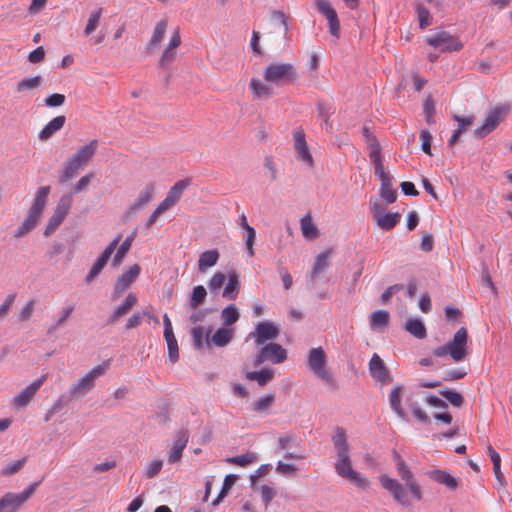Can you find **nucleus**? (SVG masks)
I'll return each instance as SVG.
<instances>
[{"label":"nucleus","mask_w":512,"mask_h":512,"mask_svg":"<svg viewBox=\"0 0 512 512\" xmlns=\"http://www.w3.org/2000/svg\"><path fill=\"white\" fill-rule=\"evenodd\" d=\"M394 459L396 461L397 473L400 479L405 482V485H402L398 480L386 474L380 475L378 480L395 502L401 506L408 507L411 504L408 492L414 500L421 501L423 498L422 488L406 462L397 452H394Z\"/></svg>","instance_id":"obj_1"},{"label":"nucleus","mask_w":512,"mask_h":512,"mask_svg":"<svg viewBox=\"0 0 512 512\" xmlns=\"http://www.w3.org/2000/svg\"><path fill=\"white\" fill-rule=\"evenodd\" d=\"M336 451L337 461L335 462L336 473L351 483L361 488H368L369 480L352 468V461L349 455V445L344 429L337 427L332 437Z\"/></svg>","instance_id":"obj_2"},{"label":"nucleus","mask_w":512,"mask_h":512,"mask_svg":"<svg viewBox=\"0 0 512 512\" xmlns=\"http://www.w3.org/2000/svg\"><path fill=\"white\" fill-rule=\"evenodd\" d=\"M49 193L50 186H42L38 188L33 202L28 210L27 217L15 231V238L23 237L36 227L47 204Z\"/></svg>","instance_id":"obj_3"},{"label":"nucleus","mask_w":512,"mask_h":512,"mask_svg":"<svg viewBox=\"0 0 512 512\" xmlns=\"http://www.w3.org/2000/svg\"><path fill=\"white\" fill-rule=\"evenodd\" d=\"M98 141L91 140L81 146L66 162L63 172L60 176L61 182H66L76 175L78 170L83 169L96 154Z\"/></svg>","instance_id":"obj_4"},{"label":"nucleus","mask_w":512,"mask_h":512,"mask_svg":"<svg viewBox=\"0 0 512 512\" xmlns=\"http://www.w3.org/2000/svg\"><path fill=\"white\" fill-rule=\"evenodd\" d=\"M433 354L436 357H445L446 355H450V357L456 362L464 360L468 355L467 329L464 327L458 329L452 340L446 345L435 348Z\"/></svg>","instance_id":"obj_5"},{"label":"nucleus","mask_w":512,"mask_h":512,"mask_svg":"<svg viewBox=\"0 0 512 512\" xmlns=\"http://www.w3.org/2000/svg\"><path fill=\"white\" fill-rule=\"evenodd\" d=\"M263 78L267 83L281 86L295 81L297 73L291 63L272 62L265 68Z\"/></svg>","instance_id":"obj_6"},{"label":"nucleus","mask_w":512,"mask_h":512,"mask_svg":"<svg viewBox=\"0 0 512 512\" xmlns=\"http://www.w3.org/2000/svg\"><path fill=\"white\" fill-rule=\"evenodd\" d=\"M307 364L310 370L331 387H336L333 376L326 369V354L321 347L312 348L308 353Z\"/></svg>","instance_id":"obj_7"},{"label":"nucleus","mask_w":512,"mask_h":512,"mask_svg":"<svg viewBox=\"0 0 512 512\" xmlns=\"http://www.w3.org/2000/svg\"><path fill=\"white\" fill-rule=\"evenodd\" d=\"M109 365V361H105L91 369L84 377L80 378L74 385L71 386L70 394L72 396L85 395L91 391L95 386V380L105 374L109 368Z\"/></svg>","instance_id":"obj_8"},{"label":"nucleus","mask_w":512,"mask_h":512,"mask_svg":"<svg viewBox=\"0 0 512 512\" xmlns=\"http://www.w3.org/2000/svg\"><path fill=\"white\" fill-rule=\"evenodd\" d=\"M40 482L30 484L21 493L8 492L0 499V512H16L35 492Z\"/></svg>","instance_id":"obj_9"},{"label":"nucleus","mask_w":512,"mask_h":512,"mask_svg":"<svg viewBox=\"0 0 512 512\" xmlns=\"http://www.w3.org/2000/svg\"><path fill=\"white\" fill-rule=\"evenodd\" d=\"M426 43L442 52H455L463 48L461 40L449 32L440 31L426 38Z\"/></svg>","instance_id":"obj_10"},{"label":"nucleus","mask_w":512,"mask_h":512,"mask_svg":"<svg viewBox=\"0 0 512 512\" xmlns=\"http://www.w3.org/2000/svg\"><path fill=\"white\" fill-rule=\"evenodd\" d=\"M72 205V197L68 195H64L60 198L57 206L54 209L52 216L49 218L46 228L44 230V235L46 237L50 236L64 221L65 217L68 215L70 208Z\"/></svg>","instance_id":"obj_11"},{"label":"nucleus","mask_w":512,"mask_h":512,"mask_svg":"<svg viewBox=\"0 0 512 512\" xmlns=\"http://www.w3.org/2000/svg\"><path fill=\"white\" fill-rule=\"evenodd\" d=\"M287 359V351L277 343H269L264 345L254 360L255 366L261 365L265 361L273 364H279Z\"/></svg>","instance_id":"obj_12"},{"label":"nucleus","mask_w":512,"mask_h":512,"mask_svg":"<svg viewBox=\"0 0 512 512\" xmlns=\"http://www.w3.org/2000/svg\"><path fill=\"white\" fill-rule=\"evenodd\" d=\"M508 112L506 107H495L487 115L484 123L475 129L474 133L478 138H483L491 133L505 118Z\"/></svg>","instance_id":"obj_13"},{"label":"nucleus","mask_w":512,"mask_h":512,"mask_svg":"<svg viewBox=\"0 0 512 512\" xmlns=\"http://www.w3.org/2000/svg\"><path fill=\"white\" fill-rule=\"evenodd\" d=\"M279 328L274 323L263 321L256 325L255 331L247 336V340L253 338L256 345H263L267 341L275 340L279 335Z\"/></svg>","instance_id":"obj_14"},{"label":"nucleus","mask_w":512,"mask_h":512,"mask_svg":"<svg viewBox=\"0 0 512 512\" xmlns=\"http://www.w3.org/2000/svg\"><path fill=\"white\" fill-rule=\"evenodd\" d=\"M315 5L318 12L327 19L330 34L338 39L340 37V22L335 9L328 0H315Z\"/></svg>","instance_id":"obj_15"},{"label":"nucleus","mask_w":512,"mask_h":512,"mask_svg":"<svg viewBox=\"0 0 512 512\" xmlns=\"http://www.w3.org/2000/svg\"><path fill=\"white\" fill-rule=\"evenodd\" d=\"M47 379V374H43L40 378L33 381L26 388L21 390L12 400V405L16 408H21L27 406L33 397L36 395L37 391L41 388L43 383Z\"/></svg>","instance_id":"obj_16"},{"label":"nucleus","mask_w":512,"mask_h":512,"mask_svg":"<svg viewBox=\"0 0 512 512\" xmlns=\"http://www.w3.org/2000/svg\"><path fill=\"white\" fill-rule=\"evenodd\" d=\"M121 240V235H118L103 251L101 256L97 259V261L92 266L90 272L86 276V282L90 283L96 276L99 275V273L102 271V269L107 264L108 260L110 259L111 255L115 251L117 245L119 244Z\"/></svg>","instance_id":"obj_17"},{"label":"nucleus","mask_w":512,"mask_h":512,"mask_svg":"<svg viewBox=\"0 0 512 512\" xmlns=\"http://www.w3.org/2000/svg\"><path fill=\"white\" fill-rule=\"evenodd\" d=\"M140 271V266L138 264H134L128 271L123 273L118 278L115 284L114 292L112 294L113 300H117L122 295V293L138 278Z\"/></svg>","instance_id":"obj_18"},{"label":"nucleus","mask_w":512,"mask_h":512,"mask_svg":"<svg viewBox=\"0 0 512 512\" xmlns=\"http://www.w3.org/2000/svg\"><path fill=\"white\" fill-rule=\"evenodd\" d=\"M369 371L373 379L381 384H388L392 381L387 367L380 356L374 353L369 361Z\"/></svg>","instance_id":"obj_19"},{"label":"nucleus","mask_w":512,"mask_h":512,"mask_svg":"<svg viewBox=\"0 0 512 512\" xmlns=\"http://www.w3.org/2000/svg\"><path fill=\"white\" fill-rule=\"evenodd\" d=\"M190 185L189 179H183L177 181L168 191L167 196L160 204L166 209L169 210L173 206H175L181 199L183 192Z\"/></svg>","instance_id":"obj_20"},{"label":"nucleus","mask_w":512,"mask_h":512,"mask_svg":"<svg viewBox=\"0 0 512 512\" xmlns=\"http://www.w3.org/2000/svg\"><path fill=\"white\" fill-rule=\"evenodd\" d=\"M181 45V36L179 29L174 30L172 33L167 47L164 49L159 64L161 67H165L171 64L176 59V49Z\"/></svg>","instance_id":"obj_21"},{"label":"nucleus","mask_w":512,"mask_h":512,"mask_svg":"<svg viewBox=\"0 0 512 512\" xmlns=\"http://www.w3.org/2000/svg\"><path fill=\"white\" fill-rule=\"evenodd\" d=\"M295 150L298 154V158L306 162L310 167L313 166V157L309 151L308 145L305 139V133L302 129H298L293 134Z\"/></svg>","instance_id":"obj_22"},{"label":"nucleus","mask_w":512,"mask_h":512,"mask_svg":"<svg viewBox=\"0 0 512 512\" xmlns=\"http://www.w3.org/2000/svg\"><path fill=\"white\" fill-rule=\"evenodd\" d=\"M381 181L380 195L388 203L391 204L397 199V191L392 186V178L387 172L376 174Z\"/></svg>","instance_id":"obj_23"},{"label":"nucleus","mask_w":512,"mask_h":512,"mask_svg":"<svg viewBox=\"0 0 512 512\" xmlns=\"http://www.w3.org/2000/svg\"><path fill=\"white\" fill-rule=\"evenodd\" d=\"M189 440V433L187 430H181L177 433L174 444L169 453V462L175 463L181 460L182 452L185 449Z\"/></svg>","instance_id":"obj_24"},{"label":"nucleus","mask_w":512,"mask_h":512,"mask_svg":"<svg viewBox=\"0 0 512 512\" xmlns=\"http://www.w3.org/2000/svg\"><path fill=\"white\" fill-rule=\"evenodd\" d=\"M66 122L64 115L57 116L49 121L43 129L39 132L38 137L42 141H46L51 138L57 131L61 130Z\"/></svg>","instance_id":"obj_25"},{"label":"nucleus","mask_w":512,"mask_h":512,"mask_svg":"<svg viewBox=\"0 0 512 512\" xmlns=\"http://www.w3.org/2000/svg\"><path fill=\"white\" fill-rule=\"evenodd\" d=\"M137 297L133 293H129L125 298L124 302L119 305L108 319L111 324L116 323L119 319L127 314L129 310L137 304Z\"/></svg>","instance_id":"obj_26"},{"label":"nucleus","mask_w":512,"mask_h":512,"mask_svg":"<svg viewBox=\"0 0 512 512\" xmlns=\"http://www.w3.org/2000/svg\"><path fill=\"white\" fill-rule=\"evenodd\" d=\"M331 254V250H326L316 256L313 267L309 273L312 281H315L318 276L329 266V259Z\"/></svg>","instance_id":"obj_27"},{"label":"nucleus","mask_w":512,"mask_h":512,"mask_svg":"<svg viewBox=\"0 0 512 512\" xmlns=\"http://www.w3.org/2000/svg\"><path fill=\"white\" fill-rule=\"evenodd\" d=\"M235 329L231 327H221L210 337V344L217 347L228 345L234 337Z\"/></svg>","instance_id":"obj_28"},{"label":"nucleus","mask_w":512,"mask_h":512,"mask_svg":"<svg viewBox=\"0 0 512 512\" xmlns=\"http://www.w3.org/2000/svg\"><path fill=\"white\" fill-rule=\"evenodd\" d=\"M211 331L210 327L205 328L203 326H196L192 329L191 334L193 343L197 349H202L205 346L210 347Z\"/></svg>","instance_id":"obj_29"},{"label":"nucleus","mask_w":512,"mask_h":512,"mask_svg":"<svg viewBox=\"0 0 512 512\" xmlns=\"http://www.w3.org/2000/svg\"><path fill=\"white\" fill-rule=\"evenodd\" d=\"M167 26H168V22L165 19L159 21L156 24V26L154 27L153 33L151 35V38L147 45L148 50L155 49L160 45V43L162 42V40L165 36Z\"/></svg>","instance_id":"obj_30"},{"label":"nucleus","mask_w":512,"mask_h":512,"mask_svg":"<svg viewBox=\"0 0 512 512\" xmlns=\"http://www.w3.org/2000/svg\"><path fill=\"white\" fill-rule=\"evenodd\" d=\"M430 478L437 483L445 485L450 490H456L458 487V480L444 470L432 471L430 473Z\"/></svg>","instance_id":"obj_31"},{"label":"nucleus","mask_w":512,"mask_h":512,"mask_svg":"<svg viewBox=\"0 0 512 512\" xmlns=\"http://www.w3.org/2000/svg\"><path fill=\"white\" fill-rule=\"evenodd\" d=\"M154 190H155V187H154V184L153 183H149L147 184L139 193L137 199L135 200V202L133 203V205L131 206V210L133 212H136L138 211L140 208H142L143 206H145L147 203H149L152 198H153V195H154Z\"/></svg>","instance_id":"obj_32"},{"label":"nucleus","mask_w":512,"mask_h":512,"mask_svg":"<svg viewBox=\"0 0 512 512\" xmlns=\"http://www.w3.org/2000/svg\"><path fill=\"white\" fill-rule=\"evenodd\" d=\"M218 259L219 253L215 249L201 253L198 260V270L200 272H205L208 268L216 265Z\"/></svg>","instance_id":"obj_33"},{"label":"nucleus","mask_w":512,"mask_h":512,"mask_svg":"<svg viewBox=\"0 0 512 512\" xmlns=\"http://www.w3.org/2000/svg\"><path fill=\"white\" fill-rule=\"evenodd\" d=\"M136 235H137V231L136 230L132 231L131 234L128 235L126 237V239L121 243V245L119 246V248L113 258V261H112L113 266L117 267L120 265L123 258L130 250Z\"/></svg>","instance_id":"obj_34"},{"label":"nucleus","mask_w":512,"mask_h":512,"mask_svg":"<svg viewBox=\"0 0 512 512\" xmlns=\"http://www.w3.org/2000/svg\"><path fill=\"white\" fill-rule=\"evenodd\" d=\"M240 290V282L238 275L236 273H231L229 275L228 283L224 287L222 296L225 299L234 300L237 298Z\"/></svg>","instance_id":"obj_35"},{"label":"nucleus","mask_w":512,"mask_h":512,"mask_svg":"<svg viewBox=\"0 0 512 512\" xmlns=\"http://www.w3.org/2000/svg\"><path fill=\"white\" fill-rule=\"evenodd\" d=\"M302 235L306 239H315L319 235V230L314 224L310 214L305 215L300 221Z\"/></svg>","instance_id":"obj_36"},{"label":"nucleus","mask_w":512,"mask_h":512,"mask_svg":"<svg viewBox=\"0 0 512 512\" xmlns=\"http://www.w3.org/2000/svg\"><path fill=\"white\" fill-rule=\"evenodd\" d=\"M249 87L256 98L269 97L272 94L270 86L258 78H252Z\"/></svg>","instance_id":"obj_37"},{"label":"nucleus","mask_w":512,"mask_h":512,"mask_svg":"<svg viewBox=\"0 0 512 512\" xmlns=\"http://www.w3.org/2000/svg\"><path fill=\"white\" fill-rule=\"evenodd\" d=\"M257 460H258V456L256 453L246 452L241 455L229 457L226 459V462L229 464L240 466V467H247L251 464H254Z\"/></svg>","instance_id":"obj_38"},{"label":"nucleus","mask_w":512,"mask_h":512,"mask_svg":"<svg viewBox=\"0 0 512 512\" xmlns=\"http://www.w3.org/2000/svg\"><path fill=\"white\" fill-rule=\"evenodd\" d=\"M246 379L256 381L260 386L266 385L274 377L271 369H263L261 371L247 372L245 375Z\"/></svg>","instance_id":"obj_39"},{"label":"nucleus","mask_w":512,"mask_h":512,"mask_svg":"<svg viewBox=\"0 0 512 512\" xmlns=\"http://www.w3.org/2000/svg\"><path fill=\"white\" fill-rule=\"evenodd\" d=\"M402 387H394L389 395V402L392 410L401 418L405 416L401 406Z\"/></svg>","instance_id":"obj_40"},{"label":"nucleus","mask_w":512,"mask_h":512,"mask_svg":"<svg viewBox=\"0 0 512 512\" xmlns=\"http://www.w3.org/2000/svg\"><path fill=\"white\" fill-rule=\"evenodd\" d=\"M405 329L408 331L411 335L418 339H423L426 337V328L422 321L419 319H409L405 323Z\"/></svg>","instance_id":"obj_41"},{"label":"nucleus","mask_w":512,"mask_h":512,"mask_svg":"<svg viewBox=\"0 0 512 512\" xmlns=\"http://www.w3.org/2000/svg\"><path fill=\"white\" fill-rule=\"evenodd\" d=\"M400 219L399 213H384L376 219L377 225L383 230H391L396 226Z\"/></svg>","instance_id":"obj_42"},{"label":"nucleus","mask_w":512,"mask_h":512,"mask_svg":"<svg viewBox=\"0 0 512 512\" xmlns=\"http://www.w3.org/2000/svg\"><path fill=\"white\" fill-rule=\"evenodd\" d=\"M240 314L234 304L226 306L221 312L224 327H230L238 321Z\"/></svg>","instance_id":"obj_43"},{"label":"nucleus","mask_w":512,"mask_h":512,"mask_svg":"<svg viewBox=\"0 0 512 512\" xmlns=\"http://www.w3.org/2000/svg\"><path fill=\"white\" fill-rule=\"evenodd\" d=\"M389 321V313L385 310H378L371 314L370 323L373 329L384 328Z\"/></svg>","instance_id":"obj_44"},{"label":"nucleus","mask_w":512,"mask_h":512,"mask_svg":"<svg viewBox=\"0 0 512 512\" xmlns=\"http://www.w3.org/2000/svg\"><path fill=\"white\" fill-rule=\"evenodd\" d=\"M415 9L418 15L420 29H425L432 24V17L429 10L422 4L416 3Z\"/></svg>","instance_id":"obj_45"},{"label":"nucleus","mask_w":512,"mask_h":512,"mask_svg":"<svg viewBox=\"0 0 512 512\" xmlns=\"http://www.w3.org/2000/svg\"><path fill=\"white\" fill-rule=\"evenodd\" d=\"M102 11H103L102 8H98L97 10L92 11L90 13L86 27L84 29V34L86 36H89L91 33H93L97 29L99 22H100L101 15H102Z\"/></svg>","instance_id":"obj_46"},{"label":"nucleus","mask_w":512,"mask_h":512,"mask_svg":"<svg viewBox=\"0 0 512 512\" xmlns=\"http://www.w3.org/2000/svg\"><path fill=\"white\" fill-rule=\"evenodd\" d=\"M206 295V289L202 285L195 286L189 301L190 307L196 309L201 303H203Z\"/></svg>","instance_id":"obj_47"},{"label":"nucleus","mask_w":512,"mask_h":512,"mask_svg":"<svg viewBox=\"0 0 512 512\" xmlns=\"http://www.w3.org/2000/svg\"><path fill=\"white\" fill-rule=\"evenodd\" d=\"M168 348V356L172 362H176L179 358L178 343L174 334L164 335Z\"/></svg>","instance_id":"obj_48"},{"label":"nucleus","mask_w":512,"mask_h":512,"mask_svg":"<svg viewBox=\"0 0 512 512\" xmlns=\"http://www.w3.org/2000/svg\"><path fill=\"white\" fill-rule=\"evenodd\" d=\"M42 81V77L40 75L31 77V78H24L17 84V90L19 92L25 91V90H32L40 86Z\"/></svg>","instance_id":"obj_49"},{"label":"nucleus","mask_w":512,"mask_h":512,"mask_svg":"<svg viewBox=\"0 0 512 512\" xmlns=\"http://www.w3.org/2000/svg\"><path fill=\"white\" fill-rule=\"evenodd\" d=\"M440 394L454 407H461L464 403V397L459 392L444 389Z\"/></svg>","instance_id":"obj_50"},{"label":"nucleus","mask_w":512,"mask_h":512,"mask_svg":"<svg viewBox=\"0 0 512 512\" xmlns=\"http://www.w3.org/2000/svg\"><path fill=\"white\" fill-rule=\"evenodd\" d=\"M274 401V394H267L254 402L253 409L256 412H264L273 405Z\"/></svg>","instance_id":"obj_51"},{"label":"nucleus","mask_w":512,"mask_h":512,"mask_svg":"<svg viewBox=\"0 0 512 512\" xmlns=\"http://www.w3.org/2000/svg\"><path fill=\"white\" fill-rule=\"evenodd\" d=\"M26 461H27V457H22L21 459H19L17 461L7 464L5 467L2 468L1 475L2 476H10V475L17 473L24 467V465L26 464Z\"/></svg>","instance_id":"obj_52"},{"label":"nucleus","mask_w":512,"mask_h":512,"mask_svg":"<svg viewBox=\"0 0 512 512\" xmlns=\"http://www.w3.org/2000/svg\"><path fill=\"white\" fill-rule=\"evenodd\" d=\"M236 481L235 475H227L224 478L222 489L218 495V497L213 501V505H218L220 501L227 495L228 491L232 488Z\"/></svg>","instance_id":"obj_53"},{"label":"nucleus","mask_w":512,"mask_h":512,"mask_svg":"<svg viewBox=\"0 0 512 512\" xmlns=\"http://www.w3.org/2000/svg\"><path fill=\"white\" fill-rule=\"evenodd\" d=\"M163 461L162 460H153L151 461L145 470V477L148 479L154 478L162 469Z\"/></svg>","instance_id":"obj_54"},{"label":"nucleus","mask_w":512,"mask_h":512,"mask_svg":"<svg viewBox=\"0 0 512 512\" xmlns=\"http://www.w3.org/2000/svg\"><path fill=\"white\" fill-rule=\"evenodd\" d=\"M226 281V275L222 272H216L209 280L208 286L211 291L220 289Z\"/></svg>","instance_id":"obj_55"},{"label":"nucleus","mask_w":512,"mask_h":512,"mask_svg":"<svg viewBox=\"0 0 512 512\" xmlns=\"http://www.w3.org/2000/svg\"><path fill=\"white\" fill-rule=\"evenodd\" d=\"M369 157L374 164L375 175L385 171L382 163L381 150L370 151Z\"/></svg>","instance_id":"obj_56"},{"label":"nucleus","mask_w":512,"mask_h":512,"mask_svg":"<svg viewBox=\"0 0 512 512\" xmlns=\"http://www.w3.org/2000/svg\"><path fill=\"white\" fill-rule=\"evenodd\" d=\"M247 235L245 239L246 247H247V253L250 257H253L255 255L254 251V242L256 238V231L253 227L245 230Z\"/></svg>","instance_id":"obj_57"},{"label":"nucleus","mask_w":512,"mask_h":512,"mask_svg":"<svg viewBox=\"0 0 512 512\" xmlns=\"http://www.w3.org/2000/svg\"><path fill=\"white\" fill-rule=\"evenodd\" d=\"M15 298H16L15 294H10L5 298L4 302L0 306V322L2 320H4L7 317V315L9 314L10 308H11L12 304L14 303Z\"/></svg>","instance_id":"obj_58"},{"label":"nucleus","mask_w":512,"mask_h":512,"mask_svg":"<svg viewBox=\"0 0 512 512\" xmlns=\"http://www.w3.org/2000/svg\"><path fill=\"white\" fill-rule=\"evenodd\" d=\"M65 99V95L55 93L45 99V104L49 107H59L64 104Z\"/></svg>","instance_id":"obj_59"},{"label":"nucleus","mask_w":512,"mask_h":512,"mask_svg":"<svg viewBox=\"0 0 512 512\" xmlns=\"http://www.w3.org/2000/svg\"><path fill=\"white\" fill-rule=\"evenodd\" d=\"M273 21L275 22V24H279L280 26H282L284 32H286L288 30V24H287V21H286V16L283 12L281 11H272L271 12V16H270V21Z\"/></svg>","instance_id":"obj_60"},{"label":"nucleus","mask_w":512,"mask_h":512,"mask_svg":"<svg viewBox=\"0 0 512 512\" xmlns=\"http://www.w3.org/2000/svg\"><path fill=\"white\" fill-rule=\"evenodd\" d=\"M431 139L432 136L427 130L420 133L422 150L428 155H431Z\"/></svg>","instance_id":"obj_61"},{"label":"nucleus","mask_w":512,"mask_h":512,"mask_svg":"<svg viewBox=\"0 0 512 512\" xmlns=\"http://www.w3.org/2000/svg\"><path fill=\"white\" fill-rule=\"evenodd\" d=\"M45 58V50L42 46L37 47L35 50L29 53L28 60L31 63H40Z\"/></svg>","instance_id":"obj_62"},{"label":"nucleus","mask_w":512,"mask_h":512,"mask_svg":"<svg viewBox=\"0 0 512 512\" xmlns=\"http://www.w3.org/2000/svg\"><path fill=\"white\" fill-rule=\"evenodd\" d=\"M34 305H35V301L34 300H30L21 309V311L19 313V319L21 321H26V320H28L32 316V313L34 311Z\"/></svg>","instance_id":"obj_63"},{"label":"nucleus","mask_w":512,"mask_h":512,"mask_svg":"<svg viewBox=\"0 0 512 512\" xmlns=\"http://www.w3.org/2000/svg\"><path fill=\"white\" fill-rule=\"evenodd\" d=\"M261 490V497H262V500L264 502V504L266 506H268V504L271 502V500L274 498L275 496V491L273 488L267 486V485H263L261 486L260 488Z\"/></svg>","instance_id":"obj_64"}]
</instances>
